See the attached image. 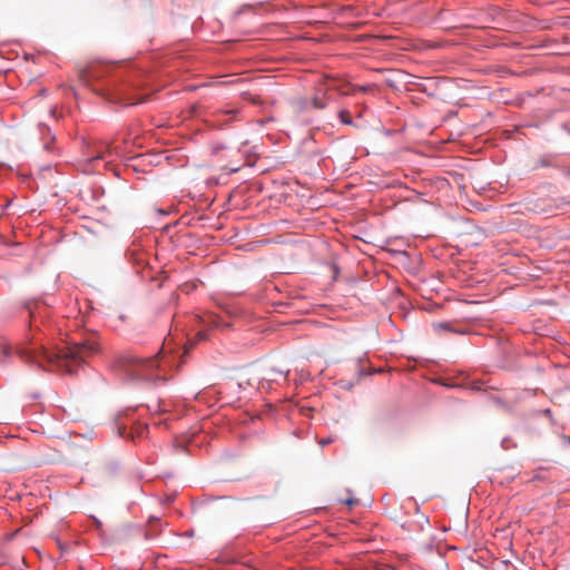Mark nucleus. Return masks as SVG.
<instances>
[{"mask_svg": "<svg viewBox=\"0 0 570 570\" xmlns=\"http://www.w3.org/2000/svg\"><path fill=\"white\" fill-rule=\"evenodd\" d=\"M343 502L347 505H354L355 503H357V499L348 498V499L344 500Z\"/></svg>", "mask_w": 570, "mask_h": 570, "instance_id": "obj_15", "label": "nucleus"}, {"mask_svg": "<svg viewBox=\"0 0 570 570\" xmlns=\"http://www.w3.org/2000/svg\"><path fill=\"white\" fill-rule=\"evenodd\" d=\"M491 402L502 412H512L519 399L514 394H491Z\"/></svg>", "mask_w": 570, "mask_h": 570, "instance_id": "obj_4", "label": "nucleus"}, {"mask_svg": "<svg viewBox=\"0 0 570 570\" xmlns=\"http://www.w3.org/2000/svg\"><path fill=\"white\" fill-rule=\"evenodd\" d=\"M257 390H274L275 387L272 386L271 381L259 382V385L256 386Z\"/></svg>", "mask_w": 570, "mask_h": 570, "instance_id": "obj_11", "label": "nucleus"}, {"mask_svg": "<svg viewBox=\"0 0 570 570\" xmlns=\"http://www.w3.org/2000/svg\"><path fill=\"white\" fill-rule=\"evenodd\" d=\"M158 366L156 356L149 360H135L131 365V371L136 379L144 380H156L160 379L158 375H154L153 371Z\"/></svg>", "mask_w": 570, "mask_h": 570, "instance_id": "obj_2", "label": "nucleus"}, {"mask_svg": "<svg viewBox=\"0 0 570 570\" xmlns=\"http://www.w3.org/2000/svg\"><path fill=\"white\" fill-rule=\"evenodd\" d=\"M91 520H92V522H94L95 527H96L98 530H100V529L102 528V523H101V521H100L99 519H97L96 517H94V515H92V517H91Z\"/></svg>", "mask_w": 570, "mask_h": 570, "instance_id": "obj_12", "label": "nucleus"}, {"mask_svg": "<svg viewBox=\"0 0 570 570\" xmlns=\"http://www.w3.org/2000/svg\"><path fill=\"white\" fill-rule=\"evenodd\" d=\"M340 118L342 120V122L346 124V125H351L352 124V118H351V115L347 110H341L340 111Z\"/></svg>", "mask_w": 570, "mask_h": 570, "instance_id": "obj_9", "label": "nucleus"}, {"mask_svg": "<svg viewBox=\"0 0 570 570\" xmlns=\"http://www.w3.org/2000/svg\"><path fill=\"white\" fill-rule=\"evenodd\" d=\"M207 322H208V324L210 326L216 327V328L225 327V326L227 327L228 326V324H224L222 322V320L218 316H215V315H209Z\"/></svg>", "mask_w": 570, "mask_h": 570, "instance_id": "obj_7", "label": "nucleus"}, {"mask_svg": "<svg viewBox=\"0 0 570 570\" xmlns=\"http://www.w3.org/2000/svg\"><path fill=\"white\" fill-rule=\"evenodd\" d=\"M510 442H511V440H510V439L504 438V439L501 441V446H502L503 449H505V450H507V449H509V446H510V445H509V444H510Z\"/></svg>", "mask_w": 570, "mask_h": 570, "instance_id": "obj_14", "label": "nucleus"}, {"mask_svg": "<svg viewBox=\"0 0 570 570\" xmlns=\"http://www.w3.org/2000/svg\"><path fill=\"white\" fill-rule=\"evenodd\" d=\"M446 389H465L472 392H488L489 387H483V383L476 380H470L468 376H460L456 379H448L442 384Z\"/></svg>", "mask_w": 570, "mask_h": 570, "instance_id": "obj_3", "label": "nucleus"}, {"mask_svg": "<svg viewBox=\"0 0 570 570\" xmlns=\"http://www.w3.org/2000/svg\"><path fill=\"white\" fill-rule=\"evenodd\" d=\"M193 346H194V343H190V345L188 347H186L185 353H188V350L191 348Z\"/></svg>", "mask_w": 570, "mask_h": 570, "instance_id": "obj_21", "label": "nucleus"}, {"mask_svg": "<svg viewBox=\"0 0 570 570\" xmlns=\"http://www.w3.org/2000/svg\"><path fill=\"white\" fill-rule=\"evenodd\" d=\"M561 442L563 445H569L570 446V438L567 436V435H562L561 436Z\"/></svg>", "mask_w": 570, "mask_h": 570, "instance_id": "obj_16", "label": "nucleus"}, {"mask_svg": "<svg viewBox=\"0 0 570 570\" xmlns=\"http://www.w3.org/2000/svg\"><path fill=\"white\" fill-rule=\"evenodd\" d=\"M40 394L38 393H35V394H31L32 399H37Z\"/></svg>", "mask_w": 570, "mask_h": 570, "instance_id": "obj_22", "label": "nucleus"}, {"mask_svg": "<svg viewBox=\"0 0 570 570\" xmlns=\"http://www.w3.org/2000/svg\"><path fill=\"white\" fill-rule=\"evenodd\" d=\"M544 413H547V414H549V415H550V414H551V411H550L549 409H547V410H544Z\"/></svg>", "mask_w": 570, "mask_h": 570, "instance_id": "obj_23", "label": "nucleus"}, {"mask_svg": "<svg viewBox=\"0 0 570 570\" xmlns=\"http://www.w3.org/2000/svg\"><path fill=\"white\" fill-rule=\"evenodd\" d=\"M239 387L247 389V387H254V385L248 380V381H246V385H244L243 383H239Z\"/></svg>", "mask_w": 570, "mask_h": 570, "instance_id": "obj_19", "label": "nucleus"}, {"mask_svg": "<svg viewBox=\"0 0 570 570\" xmlns=\"http://www.w3.org/2000/svg\"><path fill=\"white\" fill-rule=\"evenodd\" d=\"M206 338V333L205 332H198L197 335H196V340L197 341H200V340H205Z\"/></svg>", "mask_w": 570, "mask_h": 570, "instance_id": "obj_18", "label": "nucleus"}, {"mask_svg": "<svg viewBox=\"0 0 570 570\" xmlns=\"http://www.w3.org/2000/svg\"><path fill=\"white\" fill-rule=\"evenodd\" d=\"M147 407L150 412H155V413L167 411L166 406L159 400H157L156 403L153 405L148 404Z\"/></svg>", "mask_w": 570, "mask_h": 570, "instance_id": "obj_8", "label": "nucleus"}, {"mask_svg": "<svg viewBox=\"0 0 570 570\" xmlns=\"http://www.w3.org/2000/svg\"><path fill=\"white\" fill-rule=\"evenodd\" d=\"M364 371H365V368L362 366V367L360 368V372H361V373H364Z\"/></svg>", "mask_w": 570, "mask_h": 570, "instance_id": "obj_24", "label": "nucleus"}, {"mask_svg": "<svg viewBox=\"0 0 570 570\" xmlns=\"http://www.w3.org/2000/svg\"><path fill=\"white\" fill-rule=\"evenodd\" d=\"M118 470H119V464L117 462H110L106 465V471L111 475L116 474L118 472Z\"/></svg>", "mask_w": 570, "mask_h": 570, "instance_id": "obj_10", "label": "nucleus"}, {"mask_svg": "<svg viewBox=\"0 0 570 570\" xmlns=\"http://www.w3.org/2000/svg\"><path fill=\"white\" fill-rule=\"evenodd\" d=\"M222 114H224V115L235 114V110L222 111Z\"/></svg>", "mask_w": 570, "mask_h": 570, "instance_id": "obj_20", "label": "nucleus"}, {"mask_svg": "<svg viewBox=\"0 0 570 570\" xmlns=\"http://www.w3.org/2000/svg\"><path fill=\"white\" fill-rule=\"evenodd\" d=\"M330 89H333V87L326 85V82L320 83V86L317 87L315 95L312 99V105L314 108L324 109L326 107V102L324 99H325L327 90H330Z\"/></svg>", "mask_w": 570, "mask_h": 570, "instance_id": "obj_6", "label": "nucleus"}, {"mask_svg": "<svg viewBox=\"0 0 570 570\" xmlns=\"http://www.w3.org/2000/svg\"><path fill=\"white\" fill-rule=\"evenodd\" d=\"M372 87H373V86H358V87H356V88H357V90H361V91H364V92H365V91L371 90V89H372Z\"/></svg>", "mask_w": 570, "mask_h": 570, "instance_id": "obj_17", "label": "nucleus"}, {"mask_svg": "<svg viewBox=\"0 0 570 570\" xmlns=\"http://www.w3.org/2000/svg\"><path fill=\"white\" fill-rule=\"evenodd\" d=\"M117 149L111 146L109 142L101 141L95 147V151L91 161L101 159V160H111L114 155H117Z\"/></svg>", "mask_w": 570, "mask_h": 570, "instance_id": "obj_5", "label": "nucleus"}, {"mask_svg": "<svg viewBox=\"0 0 570 570\" xmlns=\"http://www.w3.org/2000/svg\"><path fill=\"white\" fill-rule=\"evenodd\" d=\"M332 442H333V440H332L331 438L322 439V440L320 441V445H321V446H325V445L331 444Z\"/></svg>", "mask_w": 570, "mask_h": 570, "instance_id": "obj_13", "label": "nucleus"}, {"mask_svg": "<svg viewBox=\"0 0 570 570\" xmlns=\"http://www.w3.org/2000/svg\"><path fill=\"white\" fill-rule=\"evenodd\" d=\"M96 351L97 345L95 342L82 341L68 344L56 352H50L43 346L26 348L21 352V356L29 362L39 363L41 366L47 364L51 367L63 368L66 372L72 373L75 366L83 363Z\"/></svg>", "mask_w": 570, "mask_h": 570, "instance_id": "obj_1", "label": "nucleus"}]
</instances>
